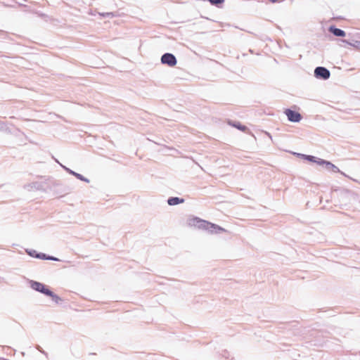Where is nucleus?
<instances>
[{"instance_id":"1","label":"nucleus","mask_w":360,"mask_h":360,"mask_svg":"<svg viewBox=\"0 0 360 360\" xmlns=\"http://www.w3.org/2000/svg\"><path fill=\"white\" fill-rule=\"evenodd\" d=\"M188 224L190 226H197L198 228L205 229L211 233H218L220 231H226L224 229L212 224L210 222L193 217L189 219Z\"/></svg>"},{"instance_id":"2","label":"nucleus","mask_w":360,"mask_h":360,"mask_svg":"<svg viewBox=\"0 0 360 360\" xmlns=\"http://www.w3.org/2000/svg\"><path fill=\"white\" fill-rule=\"evenodd\" d=\"M285 114L290 122H300L302 119V116L298 112L292 110L290 109H286L285 110Z\"/></svg>"},{"instance_id":"3","label":"nucleus","mask_w":360,"mask_h":360,"mask_svg":"<svg viewBox=\"0 0 360 360\" xmlns=\"http://www.w3.org/2000/svg\"><path fill=\"white\" fill-rule=\"evenodd\" d=\"M161 61L164 64L173 67L176 64V59L174 55L171 53H165L161 58Z\"/></svg>"},{"instance_id":"4","label":"nucleus","mask_w":360,"mask_h":360,"mask_svg":"<svg viewBox=\"0 0 360 360\" xmlns=\"http://www.w3.org/2000/svg\"><path fill=\"white\" fill-rule=\"evenodd\" d=\"M314 74L316 77L327 79L330 77V72L325 68L318 67L314 70Z\"/></svg>"},{"instance_id":"5","label":"nucleus","mask_w":360,"mask_h":360,"mask_svg":"<svg viewBox=\"0 0 360 360\" xmlns=\"http://www.w3.org/2000/svg\"><path fill=\"white\" fill-rule=\"evenodd\" d=\"M32 288L37 291L41 292L46 295H51V291L44 284L39 282H33Z\"/></svg>"},{"instance_id":"6","label":"nucleus","mask_w":360,"mask_h":360,"mask_svg":"<svg viewBox=\"0 0 360 360\" xmlns=\"http://www.w3.org/2000/svg\"><path fill=\"white\" fill-rule=\"evenodd\" d=\"M329 31L330 32H332L334 35L338 36V37H345V32L343 30L336 28L335 27H330L329 28Z\"/></svg>"},{"instance_id":"7","label":"nucleus","mask_w":360,"mask_h":360,"mask_svg":"<svg viewBox=\"0 0 360 360\" xmlns=\"http://www.w3.org/2000/svg\"><path fill=\"white\" fill-rule=\"evenodd\" d=\"M183 202L184 200L179 199V198H171L168 200V204L170 205H175Z\"/></svg>"},{"instance_id":"8","label":"nucleus","mask_w":360,"mask_h":360,"mask_svg":"<svg viewBox=\"0 0 360 360\" xmlns=\"http://www.w3.org/2000/svg\"><path fill=\"white\" fill-rule=\"evenodd\" d=\"M326 167H327L328 169L331 170V171H333L334 172H339V169L335 165H334L333 164L330 163V162H328L326 163Z\"/></svg>"},{"instance_id":"9","label":"nucleus","mask_w":360,"mask_h":360,"mask_svg":"<svg viewBox=\"0 0 360 360\" xmlns=\"http://www.w3.org/2000/svg\"><path fill=\"white\" fill-rule=\"evenodd\" d=\"M208 1L211 4L217 6L218 7H219L224 2V0H208Z\"/></svg>"},{"instance_id":"10","label":"nucleus","mask_w":360,"mask_h":360,"mask_svg":"<svg viewBox=\"0 0 360 360\" xmlns=\"http://www.w3.org/2000/svg\"><path fill=\"white\" fill-rule=\"evenodd\" d=\"M48 296L51 297H52V300H53L55 302H56V303H58V302L61 300H60V298L58 295H56L53 294L52 292H51V295H49Z\"/></svg>"},{"instance_id":"11","label":"nucleus","mask_w":360,"mask_h":360,"mask_svg":"<svg viewBox=\"0 0 360 360\" xmlns=\"http://www.w3.org/2000/svg\"><path fill=\"white\" fill-rule=\"evenodd\" d=\"M37 257L41 258V259H51V260H58V259L54 258V257H45V255H44V254H43L42 255H37Z\"/></svg>"},{"instance_id":"12","label":"nucleus","mask_w":360,"mask_h":360,"mask_svg":"<svg viewBox=\"0 0 360 360\" xmlns=\"http://www.w3.org/2000/svg\"><path fill=\"white\" fill-rule=\"evenodd\" d=\"M306 159L308 160L310 162H316V158L311 155H307L306 156Z\"/></svg>"},{"instance_id":"13","label":"nucleus","mask_w":360,"mask_h":360,"mask_svg":"<svg viewBox=\"0 0 360 360\" xmlns=\"http://www.w3.org/2000/svg\"><path fill=\"white\" fill-rule=\"evenodd\" d=\"M327 162H328V161H326V160H319L318 161H316V163L320 165H325L326 166V163Z\"/></svg>"},{"instance_id":"14","label":"nucleus","mask_w":360,"mask_h":360,"mask_svg":"<svg viewBox=\"0 0 360 360\" xmlns=\"http://www.w3.org/2000/svg\"><path fill=\"white\" fill-rule=\"evenodd\" d=\"M271 3H280L284 1L285 0H269Z\"/></svg>"},{"instance_id":"15","label":"nucleus","mask_w":360,"mask_h":360,"mask_svg":"<svg viewBox=\"0 0 360 360\" xmlns=\"http://www.w3.org/2000/svg\"><path fill=\"white\" fill-rule=\"evenodd\" d=\"M236 127L242 131H245L246 129V127L245 126H236Z\"/></svg>"},{"instance_id":"16","label":"nucleus","mask_w":360,"mask_h":360,"mask_svg":"<svg viewBox=\"0 0 360 360\" xmlns=\"http://www.w3.org/2000/svg\"><path fill=\"white\" fill-rule=\"evenodd\" d=\"M76 176L79 178L80 179H82V178L81 177V175L80 174H76Z\"/></svg>"}]
</instances>
